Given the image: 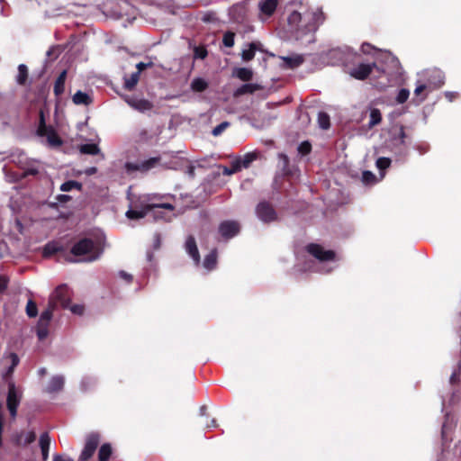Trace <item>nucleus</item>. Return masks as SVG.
Instances as JSON below:
<instances>
[{
    "instance_id": "nucleus-1",
    "label": "nucleus",
    "mask_w": 461,
    "mask_h": 461,
    "mask_svg": "<svg viewBox=\"0 0 461 461\" xmlns=\"http://www.w3.org/2000/svg\"><path fill=\"white\" fill-rule=\"evenodd\" d=\"M163 196L158 194H147L142 197L141 209H131L126 212L127 218L131 220L140 219L148 214L149 211H153L156 219L169 221L171 216H167L162 212V210H167L172 212L174 207L167 203H161Z\"/></svg>"
},
{
    "instance_id": "nucleus-2",
    "label": "nucleus",
    "mask_w": 461,
    "mask_h": 461,
    "mask_svg": "<svg viewBox=\"0 0 461 461\" xmlns=\"http://www.w3.org/2000/svg\"><path fill=\"white\" fill-rule=\"evenodd\" d=\"M104 246L101 240L84 239L76 243L71 252L75 256L83 257L81 261L91 262L97 259L102 254Z\"/></svg>"
},
{
    "instance_id": "nucleus-3",
    "label": "nucleus",
    "mask_w": 461,
    "mask_h": 461,
    "mask_svg": "<svg viewBox=\"0 0 461 461\" xmlns=\"http://www.w3.org/2000/svg\"><path fill=\"white\" fill-rule=\"evenodd\" d=\"M324 19L321 9L318 7L312 8L303 14L302 30L307 32L315 31L324 22Z\"/></svg>"
},
{
    "instance_id": "nucleus-4",
    "label": "nucleus",
    "mask_w": 461,
    "mask_h": 461,
    "mask_svg": "<svg viewBox=\"0 0 461 461\" xmlns=\"http://www.w3.org/2000/svg\"><path fill=\"white\" fill-rule=\"evenodd\" d=\"M37 133L41 137H46L49 146L56 148L62 144L61 139L59 137L57 132L52 127H48L45 124L43 113H41L40 125Z\"/></svg>"
},
{
    "instance_id": "nucleus-5",
    "label": "nucleus",
    "mask_w": 461,
    "mask_h": 461,
    "mask_svg": "<svg viewBox=\"0 0 461 461\" xmlns=\"http://www.w3.org/2000/svg\"><path fill=\"white\" fill-rule=\"evenodd\" d=\"M49 303H50L51 307L68 308L69 306L68 288L66 285L58 286L50 294Z\"/></svg>"
},
{
    "instance_id": "nucleus-6",
    "label": "nucleus",
    "mask_w": 461,
    "mask_h": 461,
    "mask_svg": "<svg viewBox=\"0 0 461 461\" xmlns=\"http://www.w3.org/2000/svg\"><path fill=\"white\" fill-rule=\"evenodd\" d=\"M307 250L321 262L335 261V253L331 250H325L320 245L311 244L307 247Z\"/></svg>"
},
{
    "instance_id": "nucleus-7",
    "label": "nucleus",
    "mask_w": 461,
    "mask_h": 461,
    "mask_svg": "<svg viewBox=\"0 0 461 461\" xmlns=\"http://www.w3.org/2000/svg\"><path fill=\"white\" fill-rule=\"evenodd\" d=\"M159 158H150L149 159L132 163L128 162L125 164V168L128 172L132 171H140V172H147L149 169L155 167L158 164Z\"/></svg>"
},
{
    "instance_id": "nucleus-8",
    "label": "nucleus",
    "mask_w": 461,
    "mask_h": 461,
    "mask_svg": "<svg viewBox=\"0 0 461 461\" xmlns=\"http://www.w3.org/2000/svg\"><path fill=\"white\" fill-rule=\"evenodd\" d=\"M431 74L433 75V77L438 78V81L437 82L429 81V83L426 84L423 81L419 80L417 82V86H416V88L414 90V94L417 96L420 95L427 88L438 87V86H440L443 84V77H442L441 72L439 70H437V69L432 70Z\"/></svg>"
},
{
    "instance_id": "nucleus-9",
    "label": "nucleus",
    "mask_w": 461,
    "mask_h": 461,
    "mask_svg": "<svg viewBox=\"0 0 461 461\" xmlns=\"http://www.w3.org/2000/svg\"><path fill=\"white\" fill-rule=\"evenodd\" d=\"M221 235L225 239H230L240 231V224L234 221H225L219 226Z\"/></svg>"
},
{
    "instance_id": "nucleus-10",
    "label": "nucleus",
    "mask_w": 461,
    "mask_h": 461,
    "mask_svg": "<svg viewBox=\"0 0 461 461\" xmlns=\"http://www.w3.org/2000/svg\"><path fill=\"white\" fill-rule=\"evenodd\" d=\"M124 100L131 107L141 113L149 111L153 107L152 104L146 99L125 96Z\"/></svg>"
},
{
    "instance_id": "nucleus-11",
    "label": "nucleus",
    "mask_w": 461,
    "mask_h": 461,
    "mask_svg": "<svg viewBox=\"0 0 461 461\" xmlns=\"http://www.w3.org/2000/svg\"><path fill=\"white\" fill-rule=\"evenodd\" d=\"M99 443V438L95 434H92L87 438L86 446L80 455L81 461H86L94 454L97 445Z\"/></svg>"
},
{
    "instance_id": "nucleus-12",
    "label": "nucleus",
    "mask_w": 461,
    "mask_h": 461,
    "mask_svg": "<svg viewBox=\"0 0 461 461\" xmlns=\"http://www.w3.org/2000/svg\"><path fill=\"white\" fill-rule=\"evenodd\" d=\"M258 217L265 222L272 221L276 219L274 209L266 203H260L257 207Z\"/></svg>"
},
{
    "instance_id": "nucleus-13",
    "label": "nucleus",
    "mask_w": 461,
    "mask_h": 461,
    "mask_svg": "<svg viewBox=\"0 0 461 461\" xmlns=\"http://www.w3.org/2000/svg\"><path fill=\"white\" fill-rule=\"evenodd\" d=\"M373 66L370 64H359L352 68L349 72L350 76L358 80H363L368 77L372 71Z\"/></svg>"
},
{
    "instance_id": "nucleus-14",
    "label": "nucleus",
    "mask_w": 461,
    "mask_h": 461,
    "mask_svg": "<svg viewBox=\"0 0 461 461\" xmlns=\"http://www.w3.org/2000/svg\"><path fill=\"white\" fill-rule=\"evenodd\" d=\"M277 6V0H261L258 7L262 15L266 17L271 16Z\"/></svg>"
},
{
    "instance_id": "nucleus-15",
    "label": "nucleus",
    "mask_w": 461,
    "mask_h": 461,
    "mask_svg": "<svg viewBox=\"0 0 461 461\" xmlns=\"http://www.w3.org/2000/svg\"><path fill=\"white\" fill-rule=\"evenodd\" d=\"M185 249L190 257L194 259L195 264L200 262V255L198 252V249L195 243V240L193 237H189L185 241Z\"/></svg>"
},
{
    "instance_id": "nucleus-16",
    "label": "nucleus",
    "mask_w": 461,
    "mask_h": 461,
    "mask_svg": "<svg viewBox=\"0 0 461 461\" xmlns=\"http://www.w3.org/2000/svg\"><path fill=\"white\" fill-rule=\"evenodd\" d=\"M281 59L283 60L282 67L285 68H297L303 61V59L301 55H294V56H290V57H281Z\"/></svg>"
},
{
    "instance_id": "nucleus-17",
    "label": "nucleus",
    "mask_w": 461,
    "mask_h": 461,
    "mask_svg": "<svg viewBox=\"0 0 461 461\" xmlns=\"http://www.w3.org/2000/svg\"><path fill=\"white\" fill-rule=\"evenodd\" d=\"M64 385V377L61 375L53 376L47 387L48 393H56L60 391Z\"/></svg>"
},
{
    "instance_id": "nucleus-18",
    "label": "nucleus",
    "mask_w": 461,
    "mask_h": 461,
    "mask_svg": "<svg viewBox=\"0 0 461 461\" xmlns=\"http://www.w3.org/2000/svg\"><path fill=\"white\" fill-rule=\"evenodd\" d=\"M40 446L41 448L42 458L46 461L49 457V450L50 447V438L48 433H43L40 438Z\"/></svg>"
},
{
    "instance_id": "nucleus-19",
    "label": "nucleus",
    "mask_w": 461,
    "mask_h": 461,
    "mask_svg": "<svg viewBox=\"0 0 461 461\" xmlns=\"http://www.w3.org/2000/svg\"><path fill=\"white\" fill-rule=\"evenodd\" d=\"M21 399V393L16 389L14 384L10 383L8 388V395H7V404L14 403L19 404Z\"/></svg>"
},
{
    "instance_id": "nucleus-20",
    "label": "nucleus",
    "mask_w": 461,
    "mask_h": 461,
    "mask_svg": "<svg viewBox=\"0 0 461 461\" xmlns=\"http://www.w3.org/2000/svg\"><path fill=\"white\" fill-rule=\"evenodd\" d=\"M72 100H73V103L77 105H80V104L88 105L92 103L91 96L88 94L84 93L82 91H77L73 95Z\"/></svg>"
},
{
    "instance_id": "nucleus-21",
    "label": "nucleus",
    "mask_w": 461,
    "mask_h": 461,
    "mask_svg": "<svg viewBox=\"0 0 461 461\" xmlns=\"http://www.w3.org/2000/svg\"><path fill=\"white\" fill-rule=\"evenodd\" d=\"M288 23L294 29H302V24H303V16H302L298 12H293L288 16Z\"/></svg>"
},
{
    "instance_id": "nucleus-22",
    "label": "nucleus",
    "mask_w": 461,
    "mask_h": 461,
    "mask_svg": "<svg viewBox=\"0 0 461 461\" xmlns=\"http://www.w3.org/2000/svg\"><path fill=\"white\" fill-rule=\"evenodd\" d=\"M234 76L242 81H249L252 79L253 72L247 68H240L234 70Z\"/></svg>"
},
{
    "instance_id": "nucleus-23",
    "label": "nucleus",
    "mask_w": 461,
    "mask_h": 461,
    "mask_svg": "<svg viewBox=\"0 0 461 461\" xmlns=\"http://www.w3.org/2000/svg\"><path fill=\"white\" fill-rule=\"evenodd\" d=\"M258 50L257 43H250L249 47L242 50L241 58L245 61L251 60L255 57L256 50Z\"/></svg>"
},
{
    "instance_id": "nucleus-24",
    "label": "nucleus",
    "mask_w": 461,
    "mask_h": 461,
    "mask_svg": "<svg viewBox=\"0 0 461 461\" xmlns=\"http://www.w3.org/2000/svg\"><path fill=\"white\" fill-rule=\"evenodd\" d=\"M79 150L81 153L88 155H97L100 152L98 145L95 143L83 144L79 147Z\"/></svg>"
},
{
    "instance_id": "nucleus-25",
    "label": "nucleus",
    "mask_w": 461,
    "mask_h": 461,
    "mask_svg": "<svg viewBox=\"0 0 461 461\" xmlns=\"http://www.w3.org/2000/svg\"><path fill=\"white\" fill-rule=\"evenodd\" d=\"M217 262V256L215 251L208 254L203 260V267L207 270H212L215 267Z\"/></svg>"
},
{
    "instance_id": "nucleus-26",
    "label": "nucleus",
    "mask_w": 461,
    "mask_h": 461,
    "mask_svg": "<svg viewBox=\"0 0 461 461\" xmlns=\"http://www.w3.org/2000/svg\"><path fill=\"white\" fill-rule=\"evenodd\" d=\"M55 308L56 307H51L50 303H49L48 308L41 314V317L39 320V322H41V325H43V324L45 325V324L50 323L51 317H52V312L55 310Z\"/></svg>"
},
{
    "instance_id": "nucleus-27",
    "label": "nucleus",
    "mask_w": 461,
    "mask_h": 461,
    "mask_svg": "<svg viewBox=\"0 0 461 461\" xmlns=\"http://www.w3.org/2000/svg\"><path fill=\"white\" fill-rule=\"evenodd\" d=\"M207 82L203 78H194L191 83V88L195 92H203L207 88Z\"/></svg>"
},
{
    "instance_id": "nucleus-28",
    "label": "nucleus",
    "mask_w": 461,
    "mask_h": 461,
    "mask_svg": "<svg viewBox=\"0 0 461 461\" xmlns=\"http://www.w3.org/2000/svg\"><path fill=\"white\" fill-rule=\"evenodd\" d=\"M67 72L63 71L58 79L56 80L55 86H54V92L56 95H60L64 91V85L66 80Z\"/></svg>"
},
{
    "instance_id": "nucleus-29",
    "label": "nucleus",
    "mask_w": 461,
    "mask_h": 461,
    "mask_svg": "<svg viewBox=\"0 0 461 461\" xmlns=\"http://www.w3.org/2000/svg\"><path fill=\"white\" fill-rule=\"evenodd\" d=\"M28 77V68L25 65L21 64L18 67V74L16 77V81L19 85H23L26 82Z\"/></svg>"
},
{
    "instance_id": "nucleus-30",
    "label": "nucleus",
    "mask_w": 461,
    "mask_h": 461,
    "mask_svg": "<svg viewBox=\"0 0 461 461\" xmlns=\"http://www.w3.org/2000/svg\"><path fill=\"white\" fill-rule=\"evenodd\" d=\"M35 434L34 432L32 431H29V432H26V433H23L19 436V438H17V442L18 444L20 445H28L32 442H33L35 440Z\"/></svg>"
},
{
    "instance_id": "nucleus-31",
    "label": "nucleus",
    "mask_w": 461,
    "mask_h": 461,
    "mask_svg": "<svg viewBox=\"0 0 461 461\" xmlns=\"http://www.w3.org/2000/svg\"><path fill=\"white\" fill-rule=\"evenodd\" d=\"M381 120H382V115H381L380 111L376 108H372L370 110L369 127L372 128V127L377 125L378 123H380Z\"/></svg>"
},
{
    "instance_id": "nucleus-32",
    "label": "nucleus",
    "mask_w": 461,
    "mask_h": 461,
    "mask_svg": "<svg viewBox=\"0 0 461 461\" xmlns=\"http://www.w3.org/2000/svg\"><path fill=\"white\" fill-rule=\"evenodd\" d=\"M112 454V447L109 444H104L101 447L98 453L100 461H106Z\"/></svg>"
},
{
    "instance_id": "nucleus-33",
    "label": "nucleus",
    "mask_w": 461,
    "mask_h": 461,
    "mask_svg": "<svg viewBox=\"0 0 461 461\" xmlns=\"http://www.w3.org/2000/svg\"><path fill=\"white\" fill-rule=\"evenodd\" d=\"M139 78V72L132 73L129 78L125 79V88H127L128 90H131L137 85Z\"/></svg>"
},
{
    "instance_id": "nucleus-34",
    "label": "nucleus",
    "mask_w": 461,
    "mask_h": 461,
    "mask_svg": "<svg viewBox=\"0 0 461 461\" xmlns=\"http://www.w3.org/2000/svg\"><path fill=\"white\" fill-rule=\"evenodd\" d=\"M256 158L257 156L255 153H247L242 158L236 159L235 161H240L241 168H246L256 159Z\"/></svg>"
},
{
    "instance_id": "nucleus-35",
    "label": "nucleus",
    "mask_w": 461,
    "mask_h": 461,
    "mask_svg": "<svg viewBox=\"0 0 461 461\" xmlns=\"http://www.w3.org/2000/svg\"><path fill=\"white\" fill-rule=\"evenodd\" d=\"M153 139V134L148 129L140 131L137 136V140L140 142H149Z\"/></svg>"
},
{
    "instance_id": "nucleus-36",
    "label": "nucleus",
    "mask_w": 461,
    "mask_h": 461,
    "mask_svg": "<svg viewBox=\"0 0 461 461\" xmlns=\"http://www.w3.org/2000/svg\"><path fill=\"white\" fill-rule=\"evenodd\" d=\"M82 187L81 184L77 182V181H67L65 183H63L60 186V190L63 191V192H68L70 190H72L73 188H77L78 190H80Z\"/></svg>"
},
{
    "instance_id": "nucleus-37",
    "label": "nucleus",
    "mask_w": 461,
    "mask_h": 461,
    "mask_svg": "<svg viewBox=\"0 0 461 461\" xmlns=\"http://www.w3.org/2000/svg\"><path fill=\"white\" fill-rule=\"evenodd\" d=\"M318 123L320 127L323 130H327L330 127V117L325 113H319L318 114Z\"/></svg>"
},
{
    "instance_id": "nucleus-38",
    "label": "nucleus",
    "mask_w": 461,
    "mask_h": 461,
    "mask_svg": "<svg viewBox=\"0 0 461 461\" xmlns=\"http://www.w3.org/2000/svg\"><path fill=\"white\" fill-rule=\"evenodd\" d=\"M240 169H241L240 161H233V163L231 164V167L230 168L224 167L222 172L224 175L230 176V175H232V174L240 171Z\"/></svg>"
},
{
    "instance_id": "nucleus-39",
    "label": "nucleus",
    "mask_w": 461,
    "mask_h": 461,
    "mask_svg": "<svg viewBox=\"0 0 461 461\" xmlns=\"http://www.w3.org/2000/svg\"><path fill=\"white\" fill-rule=\"evenodd\" d=\"M26 313L29 317H35L38 313L37 305L34 302L30 300L26 305Z\"/></svg>"
},
{
    "instance_id": "nucleus-40",
    "label": "nucleus",
    "mask_w": 461,
    "mask_h": 461,
    "mask_svg": "<svg viewBox=\"0 0 461 461\" xmlns=\"http://www.w3.org/2000/svg\"><path fill=\"white\" fill-rule=\"evenodd\" d=\"M234 37H235V34L233 32H227L223 35V39H222L224 46L229 47V48L232 47L234 45Z\"/></svg>"
},
{
    "instance_id": "nucleus-41",
    "label": "nucleus",
    "mask_w": 461,
    "mask_h": 461,
    "mask_svg": "<svg viewBox=\"0 0 461 461\" xmlns=\"http://www.w3.org/2000/svg\"><path fill=\"white\" fill-rule=\"evenodd\" d=\"M48 326L49 324L41 325V322H38L37 335L40 339H44L48 336Z\"/></svg>"
},
{
    "instance_id": "nucleus-42",
    "label": "nucleus",
    "mask_w": 461,
    "mask_h": 461,
    "mask_svg": "<svg viewBox=\"0 0 461 461\" xmlns=\"http://www.w3.org/2000/svg\"><path fill=\"white\" fill-rule=\"evenodd\" d=\"M410 92L407 89H401L397 95L396 101L399 104H403L409 98Z\"/></svg>"
},
{
    "instance_id": "nucleus-43",
    "label": "nucleus",
    "mask_w": 461,
    "mask_h": 461,
    "mask_svg": "<svg viewBox=\"0 0 461 461\" xmlns=\"http://www.w3.org/2000/svg\"><path fill=\"white\" fill-rule=\"evenodd\" d=\"M390 164H391V160L388 158H379L376 160V167L380 170H384V169L389 167Z\"/></svg>"
},
{
    "instance_id": "nucleus-44",
    "label": "nucleus",
    "mask_w": 461,
    "mask_h": 461,
    "mask_svg": "<svg viewBox=\"0 0 461 461\" xmlns=\"http://www.w3.org/2000/svg\"><path fill=\"white\" fill-rule=\"evenodd\" d=\"M229 125H230V123L228 122H223L220 123L212 130V135L219 136L220 134H221V132H223L229 127Z\"/></svg>"
},
{
    "instance_id": "nucleus-45",
    "label": "nucleus",
    "mask_w": 461,
    "mask_h": 461,
    "mask_svg": "<svg viewBox=\"0 0 461 461\" xmlns=\"http://www.w3.org/2000/svg\"><path fill=\"white\" fill-rule=\"evenodd\" d=\"M256 89V86L252 84H247L242 86L240 89H238L237 94L242 95L246 93H253Z\"/></svg>"
},
{
    "instance_id": "nucleus-46",
    "label": "nucleus",
    "mask_w": 461,
    "mask_h": 461,
    "mask_svg": "<svg viewBox=\"0 0 461 461\" xmlns=\"http://www.w3.org/2000/svg\"><path fill=\"white\" fill-rule=\"evenodd\" d=\"M298 151L302 155H306L311 151V144L307 141L301 143L298 147Z\"/></svg>"
},
{
    "instance_id": "nucleus-47",
    "label": "nucleus",
    "mask_w": 461,
    "mask_h": 461,
    "mask_svg": "<svg viewBox=\"0 0 461 461\" xmlns=\"http://www.w3.org/2000/svg\"><path fill=\"white\" fill-rule=\"evenodd\" d=\"M59 249V247L56 244L49 243L46 245L44 249V254L45 255H51L55 252H57Z\"/></svg>"
},
{
    "instance_id": "nucleus-48",
    "label": "nucleus",
    "mask_w": 461,
    "mask_h": 461,
    "mask_svg": "<svg viewBox=\"0 0 461 461\" xmlns=\"http://www.w3.org/2000/svg\"><path fill=\"white\" fill-rule=\"evenodd\" d=\"M12 357V366L9 367L7 371V375H10L14 372V367L18 365L19 359L18 357L15 354L11 355Z\"/></svg>"
},
{
    "instance_id": "nucleus-49",
    "label": "nucleus",
    "mask_w": 461,
    "mask_h": 461,
    "mask_svg": "<svg viewBox=\"0 0 461 461\" xmlns=\"http://www.w3.org/2000/svg\"><path fill=\"white\" fill-rule=\"evenodd\" d=\"M70 311L75 314L81 315L84 312V306L80 304H75L70 307Z\"/></svg>"
},
{
    "instance_id": "nucleus-50",
    "label": "nucleus",
    "mask_w": 461,
    "mask_h": 461,
    "mask_svg": "<svg viewBox=\"0 0 461 461\" xmlns=\"http://www.w3.org/2000/svg\"><path fill=\"white\" fill-rule=\"evenodd\" d=\"M375 179V175L369 171L363 173V181L365 183H370Z\"/></svg>"
},
{
    "instance_id": "nucleus-51",
    "label": "nucleus",
    "mask_w": 461,
    "mask_h": 461,
    "mask_svg": "<svg viewBox=\"0 0 461 461\" xmlns=\"http://www.w3.org/2000/svg\"><path fill=\"white\" fill-rule=\"evenodd\" d=\"M18 405L19 404H14V403L7 404L8 410H9L10 414H11L12 417H15L16 416V411H17Z\"/></svg>"
},
{
    "instance_id": "nucleus-52",
    "label": "nucleus",
    "mask_w": 461,
    "mask_h": 461,
    "mask_svg": "<svg viewBox=\"0 0 461 461\" xmlns=\"http://www.w3.org/2000/svg\"><path fill=\"white\" fill-rule=\"evenodd\" d=\"M373 49H374V48H373V46H371V45H370V44H368V43H364V44H362V46H361V50H362V52H363V53H365V54H369V53H371V50H372Z\"/></svg>"
},
{
    "instance_id": "nucleus-53",
    "label": "nucleus",
    "mask_w": 461,
    "mask_h": 461,
    "mask_svg": "<svg viewBox=\"0 0 461 461\" xmlns=\"http://www.w3.org/2000/svg\"><path fill=\"white\" fill-rule=\"evenodd\" d=\"M53 461H73V459L67 456L56 455L53 457Z\"/></svg>"
},
{
    "instance_id": "nucleus-54",
    "label": "nucleus",
    "mask_w": 461,
    "mask_h": 461,
    "mask_svg": "<svg viewBox=\"0 0 461 461\" xmlns=\"http://www.w3.org/2000/svg\"><path fill=\"white\" fill-rule=\"evenodd\" d=\"M149 66H151V63L140 62L136 66L137 69H138L137 72H139V74H140L143 69H145L146 68H148Z\"/></svg>"
},
{
    "instance_id": "nucleus-55",
    "label": "nucleus",
    "mask_w": 461,
    "mask_h": 461,
    "mask_svg": "<svg viewBox=\"0 0 461 461\" xmlns=\"http://www.w3.org/2000/svg\"><path fill=\"white\" fill-rule=\"evenodd\" d=\"M7 286V278L5 276H0V292L4 291Z\"/></svg>"
},
{
    "instance_id": "nucleus-56",
    "label": "nucleus",
    "mask_w": 461,
    "mask_h": 461,
    "mask_svg": "<svg viewBox=\"0 0 461 461\" xmlns=\"http://www.w3.org/2000/svg\"><path fill=\"white\" fill-rule=\"evenodd\" d=\"M120 276L123 279H125L126 281L130 282L131 280V276L127 274L126 272L124 271H121L119 273Z\"/></svg>"
},
{
    "instance_id": "nucleus-57",
    "label": "nucleus",
    "mask_w": 461,
    "mask_h": 461,
    "mask_svg": "<svg viewBox=\"0 0 461 461\" xmlns=\"http://www.w3.org/2000/svg\"><path fill=\"white\" fill-rule=\"evenodd\" d=\"M446 97H447L449 101H452V100L456 97V94H455V93H451V92H447V93H446Z\"/></svg>"
},
{
    "instance_id": "nucleus-58",
    "label": "nucleus",
    "mask_w": 461,
    "mask_h": 461,
    "mask_svg": "<svg viewBox=\"0 0 461 461\" xmlns=\"http://www.w3.org/2000/svg\"><path fill=\"white\" fill-rule=\"evenodd\" d=\"M196 55L201 58V59H203L206 55V52L204 50H201V51H196Z\"/></svg>"
},
{
    "instance_id": "nucleus-59",
    "label": "nucleus",
    "mask_w": 461,
    "mask_h": 461,
    "mask_svg": "<svg viewBox=\"0 0 461 461\" xmlns=\"http://www.w3.org/2000/svg\"><path fill=\"white\" fill-rule=\"evenodd\" d=\"M38 375H39L40 376H43V375H46V368H44V367L40 368V369L38 370Z\"/></svg>"
},
{
    "instance_id": "nucleus-60",
    "label": "nucleus",
    "mask_w": 461,
    "mask_h": 461,
    "mask_svg": "<svg viewBox=\"0 0 461 461\" xmlns=\"http://www.w3.org/2000/svg\"><path fill=\"white\" fill-rule=\"evenodd\" d=\"M456 379H457V375H456V372H454V373L452 374L451 377H450V382H451V383H455V382L456 381Z\"/></svg>"
},
{
    "instance_id": "nucleus-61",
    "label": "nucleus",
    "mask_w": 461,
    "mask_h": 461,
    "mask_svg": "<svg viewBox=\"0 0 461 461\" xmlns=\"http://www.w3.org/2000/svg\"><path fill=\"white\" fill-rule=\"evenodd\" d=\"M95 172H96V168H95V167H91V168H89V169H87V170H86V173H87L88 175L94 174V173H95Z\"/></svg>"
},
{
    "instance_id": "nucleus-62",
    "label": "nucleus",
    "mask_w": 461,
    "mask_h": 461,
    "mask_svg": "<svg viewBox=\"0 0 461 461\" xmlns=\"http://www.w3.org/2000/svg\"><path fill=\"white\" fill-rule=\"evenodd\" d=\"M68 198V195H60L59 199V201H63V200H66Z\"/></svg>"
},
{
    "instance_id": "nucleus-63",
    "label": "nucleus",
    "mask_w": 461,
    "mask_h": 461,
    "mask_svg": "<svg viewBox=\"0 0 461 461\" xmlns=\"http://www.w3.org/2000/svg\"><path fill=\"white\" fill-rule=\"evenodd\" d=\"M400 135H401L402 138L404 137V131H403L402 128H401V130H400Z\"/></svg>"
},
{
    "instance_id": "nucleus-64",
    "label": "nucleus",
    "mask_w": 461,
    "mask_h": 461,
    "mask_svg": "<svg viewBox=\"0 0 461 461\" xmlns=\"http://www.w3.org/2000/svg\"><path fill=\"white\" fill-rule=\"evenodd\" d=\"M36 172H37L36 170H30L29 171L30 174H36Z\"/></svg>"
}]
</instances>
